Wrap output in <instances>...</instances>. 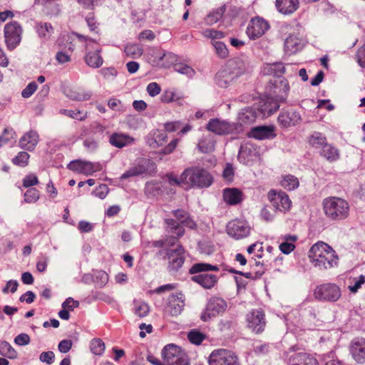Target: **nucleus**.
<instances>
[{
	"label": "nucleus",
	"mask_w": 365,
	"mask_h": 365,
	"mask_svg": "<svg viewBox=\"0 0 365 365\" xmlns=\"http://www.w3.org/2000/svg\"><path fill=\"white\" fill-rule=\"evenodd\" d=\"M247 326L252 331L259 334L266 326L265 314L262 309H253L247 315Z\"/></svg>",
	"instance_id": "14"
},
{
	"label": "nucleus",
	"mask_w": 365,
	"mask_h": 365,
	"mask_svg": "<svg viewBox=\"0 0 365 365\" xmlns=\"http://www.w3.org/2000/svg\"><path fill=\"white\" fill-rule=\"evenodd\" d=\"M273 86V93L274 94H275L274 98H277L278 101H280L281 103H284L288 97L289 92L290 90L288 81L286 78H283L279 81H275Z\"/></svg>",
	"instance_id": "25"
},
{
	"label": "nucleus",
	"mask_w": 365,
	"mask_h": 365,
	"mask_svg": "<svg viewBox=\"0 0 365 365\" xmlns=\"http://www.w3.org/2000/svg\"><path fill=\"white\" fill-rule=\"evenodd\" d=\"M155 164L150 160L143 158L137 165L129 168L120 176V180H125L135 176H138L147 173L149 168H154Z\"/></svg>",
	"instance_id": "17"
},
{
	"label": "nucleus",
	"mask_w": 365,
	"mask_h": 365,
	"mask_svg": "<svg viewBox=\"0 0 365 365\" xmlns=\"http://www.w3.org/2000/svg\"><path fill=\"white\" fill-rule=\"evenodd\" d=\"M325 215L331 220L341 221L349 216L350 205L344 199L339 197H329L323 200Z\"/></svg>",
	"instance_id": "2"
},
{
	"label": "nucleus",
	"mask_w": 365,
	"mask_h": 365,
	"mask_svg": "<svg viewBox=\"0 0 365 365\" xmlns=\"http://www.w3.org/2000/svg\"><path fill=\"white\" fill-rule=\"evenodd\" d=\"M192 280L205 289H211L216 284L217 278L212 274H200L192 277Z\"/></svg>",
	"instance_id": "29"
},
{
	"label": "nucleus",
	"mask_w": 365,
	"mask_h": 365,
	"mask_svg": "<svg viewBox=\"0 0 365 365\" xmlns=\"http://www.w3.org/2000/svg\"><path fill=\"white\" fill-rule=\"evenodd\" d=\"M310 145L315 148H323L327 144L326 136L319 132H314L309 138Z\"/></svg>",
	"instance_id": "35"
},
{
	"label": "nucleus",
	"mask_w": 365,
	"mask_h": 365,
	"mask_svg": "<svg viewBox=\"0 0 365 365\" xmlns=\"http://www.w3.org/2000/svg\"><path fill=\"white\" fill-rule=\"evenodd\" d=\"M86 21L91 31H94L97 34L98 33V31L97 30L98 24L93 14H90L86 16Z\"/></svg>",
	"instance_id": "60"
},
{
	"label": "nucleus",
	"mask_w": 365,
	"mask_h": 365,
	"mask_svg": "<svg viewBox=\"0 0 365 365\" xmlns=\"http://www.w3.org/2000/svg\"><path fill=\"white\" fill-rule=\"evenodd\" d=\"M257 118L259 117L257 108L255 107H247L240 110L238 114V122L235 123L240 125L243 132L245 127L254 123Z\"/></svg>",
	"instance_id": "20"
},
{
	"label": "nucleus",
	"mask_w": 365,
	"mask_h": 365,
	"mask_svg": "<svg viewBox=\"0 0 365 365\" xmlns=\"http://www.w3.org/2000/svg\"><path fill=\"white\" fill-rule=\"evenodd\" d=\"M38 86L35 81L29 83L26 87L22 91L21 96L25 98H28L31 96L36 91Z\"/></svg>",
	"instance_id": "57"
},
{
	"label": "nucleus",
	"mask_w": 365,
	"mask_h": 365,
	"mask_svg": "<svg viewBox=\"0 0 365 365\" xmlns=\"http://www.w3.org/2000/svg\"><path fill=\"white\" fill-rule=\"evenodd\" d=\"M73 37H76L81 41H92L96 42L95 40L91 38L81 35L76 32H72L71 35L68 36V41H69L68 46L66 47L70 53H72L74 51L75 45L73 43V41L74 40Z\"/></svg>",
	"instance_id": "44"
},
{
	"label": "nucleus",
	"mask_w": 365,
	"mask_h": 365,
	"mask_svg": "<svg viewBox=\"0 0 365 365\" xmlns=\"http://www.w3.org/2000/svg\"><path fill=\"white\" fill-rule=\"evenodd\" d=\"M199 150L204 153H210L215 149V142L210 135L203 137L198 143Z\"/></svg>",
	"instance_id": "39"
},
{
	"label": "nucleus",
	"mask_w": 365,
	"mask_h": 365,
	"mask_svg": "<svg viewBox=\"0 0 365 365\" xmlns=\"http://www.w3.org/2000/svg\"><path fill=\"white\" fill-rule=\"evenodd\" d=\"M269 29V23L264 19L255 17L250 20L246 29L250 39L255 40L262 36Z\"/></svg>",
	"instance_id": "12"
},
{
	"label": "nucleus",
	"mask_w": 365,
	"mask_h": 365,
	"mask_svg": "<svg viewBox=\"0 0 365 365\" xmlns=\"http://www.w3.org/2000/svg\"><path fill=\"white\" fill-rule=\"evenodd\" d=\"M251 228L246 221L235 219L226 226L227 234L235 240H242L250 235Z\"/></svg>",
	"instance_id": "11"
},
{
	"label": "nucleus",
	"mask_w": 365,
	"mask_h": 365,
	"mask_svg": "<svg viewBox=\"0 0 365 365\" xmlns=\"http://www.w3.org/2000/svg\"><path fill=\"white\" fill-rule=\"evenodd\" d=\"M206 271H219V267L217 266H214L207 263H196L193 264L190 269V274H196L202 272Z\"/></svg>",
	"instance_id": "43"
},
{
	"label": "nucleus",
	"mask_w": 365,
	"mask_h": 365,
	"mask_svg": "<svg viewBox=\"0 0 365 365\" xmlns=\"http://www.w3.org/2000/svg\"><path fill=\"white\" fill-rule=\"evenodd\" d=\"M212 45L215 47L217 55L221 58H225L228 56V50L226 45L217 41H212Z\"/></svg>",
	"instance_id": "52"
},
{
	"label": "nucleus",
	"mask_w": 365,
	"mask_h": 365,
	"mask_svg": "<svg viewBox=\"0 0 365 365\" xmlns=\"http://www.w3.org/2000/svg\"><path fill=\"white\" fill-rule=\"evenodd\" d=\"M223 199L229 205H237L241 202L242 193L237 188H225L223 191Z\"/></svg>",
	"instance_id": "30"
},
{
	"label": "nucleus",
	"mask_w": 365,
	"mask_h": 365,
	"mask_svg": "<svg viewBox=\"0 0 365 365\" xmlns=\"http://www.w3.org/2000/svg\"><path fill=\"white\" fill-rule=\"evenodd\" d=\"M150 312L149 305L144 302H134V313L138 317L143 318L146 317Z\"/></svg>",
	"instance_id": "45"
},
{
	"label": "nucleus",
	"mask_w": 365,
	"mask_h": 365,
	"mask_svg": "<svg viewBox=\"0 0 365 365\" xmlns=\"http://www.w3.org/2000/svg\"><path fill=\"white\" fill-rule=\"evenodd\" d=\"M250 136L258 140L272 139L276 133L274 126L262 125L252 128Z\"/></svg>",
	"instance_id": "24"
},
{
	"label": "nucleus",
	"mask_w": 365,
	"mask_h": 365,
	"mask_svg": "<svg viewBox=\"0 0 365 365\" xmlns=\"http://www.w3.org/2000/svg\"><path fill=\"white\" fill-rule=\"evenodd\" d=\"M167 140V134L164 132L157 131L153 134V138L150 142V146L156 148L163 145Z\"/></svg>",
	"instance_id": "51"
},
{
	"label": "nucleus",
	"mask_w": 365,
	"mask_h": 365,
	"mask_svg": "<svg viewBox=\"0 0 365 365\" xmlns=\"http://www.w3.org/2000/svg\"><path fill=\"white\" fill-rule=\"evenodd\" d=\"M292 365H319L317 360L307 353H298L292 359Z\"/></svg>",
	"instance_id": "31"
},
{
	"label": "nucleus",
	"mask_w": 365,
	"mask_h": 365,
	"mask_svg": "<svg viewBox=\"0 0 365 365\" xmlns=\"http://www.w3.org/2000/svg\"><path fill=\"white\" fill-rule=\"evenodd\" d=\"M55 354L53 351H43L40 354L39 359L47 364H51L53 362Z\"/></svg>",
	"instance_id": "64"
},
{
	"label": "nucleus",
	"mask_w": 365,
	"mask_h": 365,
	"mask_svg": "<svg viewBox=\"0 0 365 365\" xmlns=\"http://www.w3.org/2000/svg\"><path fill=\"white\" fill-rule=\"evenodd\" d=\"M91 351L95 355H102L105 351V344L100 339H94L91 341Z\"/></svg>",
	"instance_id": "50"
},
{
	"label": "nucleus",
	"mask_w": 365,
	"mask_h": 365,
	"mask_svg": "<svg viewBox=\"0 0 365 365\" xmlns=\"http://www.w3.org/2000/svg\"><path fill=\"white\" fill-rule=\"evenodd\" d=\"M268 198L272 206L280 212H285L292 206L291 200L288 195L283 191L276 192L272 190L268 192Z\"/></svg>",
	"instance_id": "13"
},
{
	"label": "nucleus",
	"mask_w": 365,
	"mask_h": 365,
	"mask_svg": "<svg viewBox=\"0 0 365 365\" xmlns=\"http://www.w3.org/2000/svg\"><path fill=\"white\" fill-rule=\"evenodd\" d=\"M39 191L36 188H29L24 193V201L27 203H34L39 199Z\"/></svg>",
	"instance_id": "53"
},
{
	"label": "nucleus",
	"mask_w": 365,
	"mask_h": 365,
	"mask_svg": "<svg viewBox=\"0 0 365 365\" xmlns=\"http://www.w3.org/2000/svg\"><path fill=\"white\" fill-rule=\"evenodd\" d=\"M226 11L225 5H222L219 8L213 10L206 17L205 21L207 24H214L220 21Z\"/></svg>",
	"instance_id": "37"
},
{
	"label": "nucleus",
	"mask_w": 365,
	"mask_h": 365,
	"mask_svg": "<svg viewBox=\"0 0 365 365\" xmlns=\"http://www.w3.org/2000/svg\"><path fill=\"white\" fill-rule=\"evenodd\" d=\"M101 49L96 52H89L85 56V61L88 66L93 68H99L103 62V58L99 55Z\"/></svg>",
	"instance_id": "34"
},
{
	"label": "nucleus",
	"mask_w": 365,
	"mask_h": 365,
	"mask_svg": "<svg viewBox=\"0 0 365 365\" xmlns=\"http://www.w3.org/2000/svg\"><path fill=\"white\" fill-rule=\"evenodd\" d=\"M206 129L219 135L242 133V128L240 125H236L235 123H231L219 118L210 119L206 125Z\"/></svg>",
	"instance_id": "7"
},
{
	"label": "nucleus",
	"mask_w": 365,
	"mask_h": 365,
	"mask_svg": "<svg viewBox=\"0 0 365 365\" xmlns=\"http://www.w3.org/2000/svg\"><path fill=\"white\" fill-rule=\"evenodd\" d=\"M234 168L231 163H227L222 172V177L225 180L231 182L234 177Z\"/></svg>",
	"instance_id": "59"
},
{
	"label": "nucleus",
	"mask_w": 365,
	"mask_h": 365,
	"mask_svg": "<svg viewBox=\"0 0 365 365\" xmlns=\"http://www.w3.org/2000/svg\"><path fill=\"white\" fill-rule=\"evenodd\" d=\"M38 141L39 135L38 133L31 130L21 136L19 141V145L24 150L32 151L36 147Z\"/></svg>",
	"instance_id": "23"
},
{
	"label": "nucleus",
	"mask_w": 365,
	"mask_h": 365,
	"mask_svg": "<svg viewBox=\"0 0 365 365\" xmlns=\"http://www.w3.org/2000/svg\"><path fill=\"white\" fill-rule=\"evenodd\" d=\"M161 355L165 365H189L187 356L173 344L166 345Z\"/></svg>",
	"instance_id": "5"
},
{
	"label": "nucleus",
	"mask_w": 365,
	"mask_h": 365,
	"mask_svg": "<svg viewBox=\"0 0 365 365\" xmlns=\"http://www.w3.org/2000/svg\"><path fill=\"white\" fill-rule=\"evenodd\" d=\"M60 113L63 115H65L71 118L82 121L84 120L87 118L86 113H83L79 110H68V109H61Z\"/></svg>",
	"instance_id": "49"
},
{
	"label": "nucleus",
	"mask_w": 365,
	"mask_h": 365,
	"mask_svg": "<svg viewBox=\"0 0 365 365\" xmlns=\"http://www.w3.org/2000/svg\"><path fill=\"white\" fill-rule=\"evenodd\" d=\"M99 73L108 81L113 80L118 74L117 70L113 67L103 68L99 71Z\"/></svg>",
	"instance_id": "54"
},
{
	"label": "nucleus",
	"mask_w": 365,
	"mask_h": 365,
	"mask_svg": "<svg viewBox=\"0 0 365 365\" xmlns=\"http://www.w3.org/2000/svg\"><path fill=\"white\" fill-rule=\"evenodd\" d=\"M68 96L73 100L83 101L91 98V93L83 89L78 88L71 91Z\"/></svg>",
	"instance_id": "47"
},
{
	"label": "nucleus",
	"mask_w": 365,
	"mask_h": 365,
	"mask_svg": "<svg viewBox=\"0 0 365 365\" xmlns=\"http://www.w3.org/2000/svg\"><path fill=\"white\" fill-rule=\"evenodd\" d=\"M314 297L318 301L335 302L341 295V289L334 283H324L316 287Z\"/></svg>",
	"instance_id": "6"
},
{
	"label": "nucleus",
	"mask_w": 365,
	"mask_h": 365,
	"mask_svg": "<svg viewBox=\"0 0 365 365\" xmlns=\"http://www.w3.org/2000/svg\"><path fill=\"white\" fill-rule=\"evenodd\" d=\"M0 354L11 359L17 358L18 356L16 351L6 341L0 342Z\"/></svg>",
	"instance_id": "40"
},
{
	"label": "nucleus",
	"mask_w": 365,
	"mask_h": 365,
	"mask_svg": "<svg viewBox=\"0 0 365 365\" xmlns=\"http://www.w3.org/2000/svg\"><path fill=\"white\" fill-rule=\"evenodd\" d=\"M13 138L12 129L5 128L4 133L0 135V148L7 144L9 140Z\"/></svg>",
	"instance_id": "61"
},
{
	"label": "nucleus",
	"mask_w": 365,
	"mask_h": 365,
	"mask_svg": "<svg viewBox=\"0 0 365 365\" xmlns=\"http://www.w3.org/2000/svg\"><path fill=\"white\" fill-rule=\"evenodd\" d=\"M185 306V297L182 292H176L170 295L167 311L172 316H178Z\"/></svg>",
	"instance_id": "21"
},
{
	"label": "nucleus",
	"mask_w": 365,
	"mask_h": 365,
	"mask_svg": "<svg viewBox=\"0 0 365 365\" xmlns=\"http://www.w3.org/2000/svg\"><path fill=\"white\" fill-rule=\"evenodd\" d=\"M242 66L243 63L240 60L228 61L227 68L218 72L216 76L217 85L220 87L226 88L230 82L243 73Z\"/></svg>",
	"instance_id": "4"
},
{
	"label": "nucleus",
	"mask_w": 365,
	"mask_h": 365,
	"mask_svg": "<svg viewBox=\"0 0 365 365\" xmlns=\"http://www.w3.org/2000/svg\"><path fill=\"white\" fill-rule=\"evenodd\" d=\"M124 51L126 55L132 58H136L142 56L143 49L138 44H128L125 48Z\"/></svg>",
	"instance_id": "46"
},
{
	"label": "nucleus",
	"mask_w": 365,
	"mask_h": 365,
	"mask_svg": "<svg viewBox=\"0 0 365 365\" xmlns=\"http://www.w3.org/2000/svg\"><path fill=\"white\" fill-rule=\"evenodd\" d=\"M67 168L70 170L82 173L86 175H92L93 173L101 170L99 163H93L90 161L75 160L71 161Z\"/></svg>",
	"instance_id": "15"
},
{
	"label": "nucleus",
	"mask_w": 365,
	"mask_h": 365,
	"mask_svg": "<svg viewBox=\"0 0 365 365\" xmlns=\"http://www.w3.org/2000/svg\"><path fill=\"white\" fill-rule=\"evenodd\" d=\"M134 142V138L128 134L114 133L109 138V143L118 148H124Z\"/></svg>",
	"instance_id": "26"
},
{
	"label": "nucleus",
	"mask_w": 365,
	"mask_h": 365,
	"mask_svg": "<svg viewBox=\"0 0 365 365\" xmlns=\"http://www.w3.org/2000/svg\"><path fill=\"white\" fill-rule=\"evenodd\" d=\"M227 307V302L223 299L212 297L208 300L205 310L201 314L200 319L203 322H207L223 314Z\"/></svg>",
	"instance_id": "9"
},
{
	"label": "nucleus",
	"mask_w": 365,
	"mask_h": 365,
	"mask_svg": "<svg viewBox=\"0 0 365 365\" xmlns=\"http://www.w3.org/2000/svg\"><path fill=\"white\" fill-rule=\"evenodd\" d=\"M279 103L277 98H267L259 101L257 110L259 113V117L264 118L271 115L276 112L279 108Z\"/></svg>",
	"instance_id": "18"
},
{
	"label": "nucleus",
	"mask_w": 365,
	"mask_h": 365,
	"mask_svg": "<svg viewBox=\"0 0 365 365\" xmlns=\"http://www.w3.org/2000/svg\"><path fill=\"white\" fill-rule=\"evenodd\" d=\"M56 59L59 64L68 63L71 61V55L68 52L60 51L56 55Z\"/></svg>",
	"instance_id": "63"
},
{
	"label": "nucleus",
	"mask_w": 365,
	"mask_h": 365,
	"mask_svg": "<svg viewBox=\"0 0 365 365\" xmlns=\"http://www.w3.org/2000/svg\"><path fill=\"white\" fill-rule=\"evenodd\" d=\"M281 185L288 190H293L297 188L299 185V182L297 178L292 175H287L283 177L281 181Z\"/></svg>",
	"instance_id": "41"
},
{
	"label": "nucleus",
	"mask_w": 365,
	"mask_h": 365,
	"mask_svg": "<svg viewBox=\"0 0 365 365\" xmlns=\"http://www.w3.org/2000/svg\"><path fill=\"white\" fill-rule=\"evenodd\" d=\"M180 179L184 184L198 187H207L213 182V178L207 170L197 167L185 170L180 175Z\"/></svg>",
	"instance_id": "3"
},
{
	"label": "nucleus",
	"mask_w": 365,
	"mask_h": 365,
	"mask_svg": "<svg viewBox=\"0 0 365 365\" xmlns=\"http://www.w3.org/2000/svg\"><path fill=\"white\" fill-rule=\"evenodd\" d=\"M167 255L169 272L178 271L184 264V249L181 245L175 250H169Z\"/></svg>",
	"instance_id": "19"
},
{
	"label": "nucleus",
	"mask_w": 365,
	"mask_h": 365,
	"mask_svg": "<svg viewBox=\"0 0 365 365\" xmlns=\"http://www.w3.org/2000/svg\"><path fill=\"white\" fill-rule=\"evenodd\" d=\"M174 69L175 71L185 74L188 76H192L195 74V71L190 66L183 64V63H177L174 66Z\"/></svg>",
	"instance_id": "55"
},
{
	"label": "nucleus",
	"mask_w": 365,
	"mask_h": 365,
	"mask_svg": "<svg viewBox=\"0 0 365 365\" xmlns=\"http://www.w3.org/2000/svg\"><path fill=\"white\" fill-rule=\"evenodd\" d=\"M356 61L359 63V65L363 68H365V46H361L356 54Z\"/></svg>",
	"instance_id": "62"
},
{
	"label": "nucleus",
	"mask_w": 365,
	"mask_h": 365,
	"mask_svg": "<svg viewBox=\"0 0 365 365\" xmlns=\"http://www.w3.org/2000/svg\"><path fill=\"white\" fill-rule=\"evenodd\" d=\"M299 0H276L277 11L282 14H292L299 8Z\"/></svg>",
	"instance_id": "28"
},
{
	"label": "nucleus",
	"mask_w": 365,
	"mask_h": 365,
	"mask_svg": "<svg viewBox=\"0 0 365 365\" xmlns=\"http://www.w3.org/2000/svg\"><path fill=\"white\" fill-rule=\"evenodd\" d=\"M209 365H240L237 355L225 349L213 350L208 358Z\"/></svg>",
	"instance_id": "8"
},
{
	"label": "nucleus",
	"mask_w": 365,
	"mask_h": 365,
	"mask_svg": "<svg viewBox=\"0 0 365 365\" xmlns=\"http://www.w3.org/2000/svg\"><path fill=\"white\" fill-rule=\"evenodd\" d=\"M4 38L6 47L9 50H14L21 42L22 28L16 21H12L5 25Z\"/></svg>",
	"instance_id": "10"
},
{
	"label": "nucleus",
	"mask_w": 365,
	"mask_h": 365,
	"mask_svg": "<svg viewBox=\"0 0 365 365\" xmlns=\"http://www.w3.org/2000/svg\"><path fill=\"white\" fill-rule=\"evenodd\" d=\"M206 338V336L198 330L192 329L187 334V339L191 344L200 345Z\"/></svg>",
	"instance_id": "48"
},
{
	"label": "nucleus",
	"mask_w": 365,
	"mask_h": 365,
	"mask_svg": "<svg viewBox=\"0 0 365 365\" xmlns=\"http://www.w3.org/2000/svg\"><path fill=\"white\" fill-rule=\"evenodd\" d=\"M35 31L40 39L47 41L54 34V28L51 23L39 21L35 25Z\"/></svg>",
	"instance_id": "27"
},
{
	"label": "nucleus",
	"mask_w": 365,
	"mask_h": 365,
	"mask_svg": "<svg viewBox=\"0 0 365 365\" xmlns=\"http://www.w3.org/2000/svg\"><path fill=\"white\" fill-rule=\"evenodd\" d=\"M301 48V40L295 35H289L284 41V49L289 54L295 53Z\"/></svg>",
	"instance_id": "32"
},
{
	"label": "nucleus",
	"mask_w": 365,
	"mask_h": 365,
	"mask_svg": "<svg viewBox=\"0 0 365 365\" xmlns=\"http://www.w3.org/2000/svg\"><path fill=\"white\" fill-rule=\"evenodd\" d=\"M309 257L314 267L319 270L331 269L337 264L336 252L327 243L319 242L309 250Z\"/></svg>",
	"instance_id": "1"
},
{
	"label": "nucleus",
	"mask_w": 365,
	"mask_h": 365,
	"mask_svg": "<svg viewBox=\"0 0 365 365\" xmlns=\"http://www.w3.org/2000/svg\"><path fill=\"white\" fill-rule=\"evenodd\" d=\"M279 125L284 128L295 126L302 121L299 112L293 108L283 110L277 118Z\"/></svg>",
	"instance_id": "16"
},
{
	"label": "nucleus",
	"mask_w": 365,
	"mask_h": 365,
	"mask_svg": "<svg viewBox=\"0 0 365 365\" xmlns=\"http://www.w3.org/2000/svg\"><path fill=\"white\" fill-rule=\"evenodd\" d=\"M350 353L356 362L364 363L365 361V339L354 338L350 344Z\"/></svg>",
	"instance_id": "22"
},
{
	"label": "nucleus",
	"mask_w": 365,
	"mask_h": 365,
	"mask_svg": "<svg viewBox=\"0 0 365 365\" xmlns=\"http://www.w3.org/2000/svg\"><path fill=\"white\" fill-rule=\"evenodd\" d=\"M285 241L282 242L279 245L280 251L286 255L291 253L295 248L294 242L297 241V237L296 235H286L284 236Z\"/></svg>",
	"instance_id": "36"
},
{
	"label": "nucleus",
	"mask_w": 365,
	"mask_h": 365,
	"mask_svg": "<svg viewBox=\"0 0 365 365\" xmlns=\"http://www.w3.org/2000/svg\"><path fill=\"white\" fill-rule=\"evenodd\" d=\"M38 183L39 181L37 176L34 174H29L24 177L22 185L24 187L29 188L31 186L38 185Z\"/></svg>",
	"instance_id": "56"
},
{
	"label": "nucleus",
	"mask_w": 365,
	"mask_h": 365,
	"mask_svg": "<svg viewBox=\"0 0 365 365\" xmlns=\"http://www.w3.org/2000/svg\"><path fill=\"white\" fill-rule=\"evenodd\" d=\"M267 73L274 77L280 78L285 73V67L281 62L267 65Z\"/></svg>",
	"instance_id": "38"
},
{
	"label": "nucleus",
	"mask_w": 365,
	"mask_h": 365,
	"mask_svg": "<svg viewBox=\"0 0 365 365\" xmlns=\"http://www.w3.org/2000/svg\"><path fill=\"white\" fill-rule=\"evenodd\" d=\"M30 155L26 151L19 152L18 154L11 160L14 165L25 168L29 165Z\"/></svg>",
	"instance_id": "42"
},
{
	"label": "nucleus",
	"mask_w": 365,
	"mask_h": 365,
	"mask_svg": "<svg viewBox=\"0 0 365 365\" xmlns=\"http://www.w3.org/2000/svg\"><path fill=\"white\" fill-rule=\"evenodd\" d=\"M321 155L329 162H334L339 158V150L331 144L327 143L323 147Z\"/></svg>",
	"instance_id": "33"
},
{
	"label": "nucleus",
	"mask_w": 365,
	"mask_h": 365,
	"mask_svg": "<svg viewBox=\"0 0 365 365\" xmlns=\"http://www.w3.org/2000/svg\"><path fill=\"white\" fill-rule=\"evenodd\" d=\"M96 282L99 284L100 287L105 286L109 279V276L107 272L103 270L98 271L96 274Z\"/></svg>",
	"instance_id": "58"
}]
</instances>
